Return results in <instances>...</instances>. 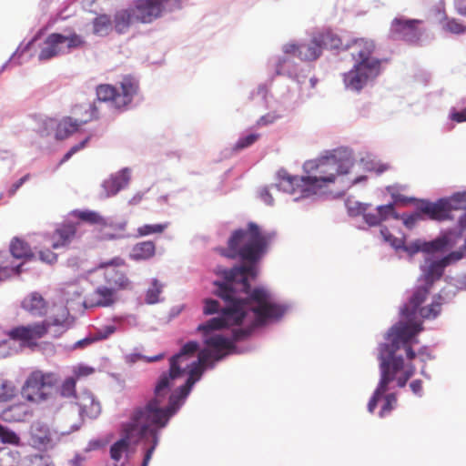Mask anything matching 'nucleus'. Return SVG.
Returning a JSON list of instances; mask_svg holds the SVG:
<instances>
[{"mask_svg":"<svg viewBox=\"0 0 466 466\" xmlns=\"http://www.w3.org/2000/svg\"><path fill=\"white\" fill-rule=\"evenodd\" d=\"M352 167L351 161H341L335 156L323 157L306 161L303 165L305 177H287L284 181L290 187L296 185L303 197L323 193L334 184L339 176L348 174Z\"/></svg>","mask_w":466,"mask_h":466,"instance_id":"obj_3","label":"nucleus"},{"mask_svg":"<svg viewBox=\"0 0 466 466\" xmlns=\"http://www.w3.org/2000/svg\"><path fill=\"white\" fill-rule=\"evenodd\" d=\"M198 350V343L196 341H188L186 343L180 351L172 356L169 360V370L163 373L154 390V396L147 402L152 404L155 408L160 410L174 409V414L178 410V396L177 392L170 394L171 387L174 381L182 377L192 366L194 361L191 359Z\"/></svg>","mask_w":466,"mask_h":466,"instance_id":"obj_4","label":"nucleus"},{"mask_svg":"<svg viewBox=\"0 0 466 466\" xmlns=\"http://www.w3.org/2000/svg\"><path fill=\"white\" fill-rule=\"evenodd\" d=\"M410 387L413 393L419 395L422 391V381L420 380H415L410 382Z\"/></svg>","mask_w":466,"mask_h":466,"instance_id":"obj_58","label":"nucleus"},{"mask_svg":"<svg viewBox=\"0 0 466 466\" xmlns=\"http://www.w3.org/2000/svg\"><path fill=\"white\" fill-rule=\"evenodd\" d=\"M315 34L322 50L343 48L341 38L331 30H322Z\"/></svg>","mask_w":466,"mask_h":466,"instance_id":"obj_23","label":"nucleus"},{"mask_svg":"<svg viewBox=\"0 0 466 466\" xmlns=\"http://www.w3.org/2000/svg\"><path fill=\"white\" fill-rule=\"evenodd\" d=\"M450 118L451 120L457 123L466 122V108H464L461 111H456L455 109H451L450 113Z\"/></svg>","mask_w":466,"mask_h":466,"instance_id":"obj_52","label":"nucleus"},{"mask_svg":"<svg viewBox=\"0 0 466 466\" xmlns=\"http://www.w3.org/2000/svg\"><path fill=\"white\" fill-rule=\"evenodd\" d=\"M139 85L133 76H126L120 82V91L117 89L116 108L127 107L138 93Z\"/></svg>","mask_w":466,"mask_h":466,"instance_id":"obj_16","label":"nucleus"},{"mask_svg":"<svg viewBox=\"0 0 466 466\" xmlns=\"http://www.w3.org/2000/svg\"><path fill=\"white\" fill-rule=\"evenodd\" d=\"M345 49L350 50L354 65L343 75L344 85L348 89L360 91L381 72V60L373 56L375 43L370 39L357 38L346 45Z\"/></svg>","mask_w":466,"mask_h":466,"instance_id":"obj_5","label":"nucleus"},{"mask_svg":"<svg viewBox=\"0 0 466 466\" xmlns=\"http://www.w3.org/2000/svg\"><path fill=\"white\" fill-rule=\"evenodd\" d=\"M125 265V260L121 258H114L109 261L101 263L97 270L101 272L106 285L118 290L127 289L131 287V282L122 270L118 268Z\"/></svg>","mask_w":466,"mask_h":466,"instance_id":"obj_10","label":"nucleus"},{"mask_svg":"<svg viewBox=\"0 0 466 466\" xmlns=\"http://www.w3.org/2000/svg\"><path fill=\"white\" fill-rule=\"evenodd\" d=\"M163 358H164V354L160 353L158 355H156V356H153V357H148V358H146V359H147V362H155V361L162 360Z\"/></svg>","mask_w":466,"mask_h":466,"instance_id":"obj_64","label":"nucleus"},{"mask_svg":"<svg viewBox=\"0 0 466 466\" xmlns=\"http://www.w3.org/2000/svg\"><path fill=\"white\" fill-rule=\"evenodd\" d=\"M112 29V21L107 15H99L93 21V32L98 35H106Z\"/></svg>","mask_w":466,"mask_h":466,"instance_id":"obj_34","label":"nucleus"},{"mask_svg":"<svg viewBox=\"0 0 466 466\" xmlns=\"http://www.w3.org/2000/svg\"><path fill=\"white\" fill-rule=\"evenodd\" d=\"M260 197L266 204H268V205L273 204V198L268 189H266V188L262 189L260 192Z\"/></svg>","mask_w":466,"mask_h":466,"instance_id":"obj_59","label":"nucleus"},{"mask_svg":"<svg viewBox=\"0 0 466 466\" xmlns=\"http://www.w3.org/2000/svg\"><path fill=\"white\" fill-rule=\"evenodd\" d=\"M76 404L79 407V413L83 419H96L101 413L100 402L89 391L82 392L77 397Z\"/></svg>","mask_w":466,"mask_h":466,"instance_id":"obj_19","label":"nucleus"},{"mask_svg":"<svg viewBox=\"0 0 466 466\" xmlns=\"http://www.w3.org/2000/svg\"><path fill=\"white\" fill-rule=\"evenodd\" d=\"M80 110H84L87 115L86 116L79 118H72L71 116H66L60 120L56 128V138L63 140L73 135L78 130V128L97 117L96 108L92 104L81 105L78 106Z\"/></svg>","mask_w":466,"mask_h":466,"instance_id":"obj_11","label":"nucleus"},{"mask_svg":"<svg viewBox=\"0 0 466 466\" xmlns=\"http://www.w3.org/2000/svg\"><path fill=\"white\" fill-rule=\"evenodd\" d=\"M69 312L65 307H58L56 313L41 321L14 327L7 331V336L21 346L34 349L38 346V340L47 334L55 339L63 335L69 328Z\"/></svg>","mask_w":466,"mask_h":466,"instance_id":"obj_6","label":"nucleus"},{"mask_svg":"<svg viewBox=\"0 0 466 466\" xmlns=\"http://www.w3.org/2000/svg\"><path fill=\"white\" fill-rule=\"evenodd\" d=\"M272 235L263 232L258 224L248 222L247 228L235 230L226 248L217 250L223 257L239 258L248 265L230 269L218 268L217 274L224 281H215V293L227 306L218 317L212 318L198 327L204 336V343L216 361L222 360L235 349L234 341L248 338L254 329L268 321L280 319L286 308L272 300L264 288L250 290L248 279L257 277L255 264L268 250Z\"/></svg>","mask_w":466,"mask_h":466,"instance_id":"obj_1","label":"nucleus"},{"mask_svg":"<svg viewBox=\"0 0 466 466\" xmlns=\"http://www.w3.org/2000/svg\"><path fill=\"white\" fill-rule=\"evenodd\" d=\"M86 41L76 33L64 35L59 33L50 34L44 41L38 54L40 61H47L57 56L69 52L71 49L84 46Z\"/></svg>","mask_w":466,"mask_h":466,"instance_id":"obj_8","label":"nucleus"},{"mask_svg":"<svg viewBox=\"0 0 466 466\" xmlns=\"http://www.w3.org/2000/svg\"><path fill=\"white\" fill-rule=\"evenodd\" d=\"M299 49H300V45H296V44H293V43L286 44L283 46L284 53L289 54V55H293V56H296L298 57H299Z\"/></svg>","mask_w":466,"mask_h":466,"instance_id":"obj_54","label":"nucleus"},{"mask_svg":"<svg viewBox=\"0 0 466 466\" xmlns=\"http://www.w3.org/2000/svg\"><path fill=\"white\" fill-rule=\"evenodd\" d=\"M90 139H91V136H88L84 140L79 142L78 144L73 146L68 150V152L63 157V158L60 161V164H63V163L66 162L67 160H69L71 158V157L73 155H75L78 151H80V150L84 149L85 147H86V146L89 143Z\"/></svg>","mask_w":466,"mask_h":466,"instance_id":"obj_44","label":"nucleus"},{"mask_svg":"<svg viewBox=\"0 0 466 466\" xmlns=\"http://www.w3.org/2000/svg\"><path fill=\"white\" fill-rule=\"evenodd\" d=\"M29 178V174L25 175L22 177L18 181H16L11 188L9 189V195H14L17 189Z\"/></svg>","mask_w":466,"mask_h":466,"instance_id":"obj_56","label":"nucleus"},{"mask_svg":"<svg viewBox=\"0 0 466 466\" xmlns=\"http://www.w3.org/2000/svg\"><path fill=\"white\" fill-rule=\"evenodd\" d=\"M368 207H369V205H366V204H359L357 214L362 213L365 222L370 226L380 225L381 223V220H380L378 211L376 210V212H368L367 211Z\"/></svg>","mask_w":466,"mask_h":466,"instance_id":"obj_38","label":"nucleus"},{"mask_svg":"<svg viewBox=\"0 0 466 466\" xmlns=\"http://www.w3.org/2000/svg\"><path fill=\"white\" fill-rule=\"evenodd\" d=\"M76 233L77 224L67 222L59 225L50 236L52 248L67 247L76 238Z\"/></svg>","mask_w":466,"mask_h":466,"instance_id":"obj_14","label":"nucleus"},{"mask_svg":"<svg viewBox=\"0 0 466 466\" xmlns=\"http://www.w3.org/2000/svg\"><path fill=\"white\" fill-rule=\"evenodd\" d=\"M58 381L59 377L54 372L35 370L27 377L22 388V394L32 402L46 400L52 396Z\"/></svg>","mask_w":466,"mask_h":466,"instance_id":"obj_7","label":"nucleus"},{"mask_svg":"<svg viewBox=\"0 0 466 466\" xmlns=\"http://www.w3.org/2000/svg\"><path fill=\"white\" fill-rule=\"evenodd\" d=\"M258 137H259V135L250 134L244 137H240L236 142V144L234 146V149L238 151V150H242V149L251 146L258 140Z\"/></svg>","mask_w":466,"mask_h":466,"instance_id":"obj_46","label":"nucleus"},{"mask_svg":"<svg viewBox=\"0 0 466 466\" xmlns=\"http://www.w3.org/2000/svg\"><path fill=\"white\" fill-rule=\"evenodd\" d=\"M0 441L3 444L19 446L21 439L15 431L0 423Z\"/></svg>","mask_w":466,"mask_h":466,"instance_id":"obj_35","label":"nucleus"},{"mask_svg":"<svg viewBox=\"0 0 466 466\" xmlns=\"http://www.w3.org/2000/svg\"><path fill=\"white\" fill-rule=\"evenodd\" d=\"M210 359L211 352L208 349L202 350L198 353V360L194 361L192 366L187 369V372L189 376L187 381L175 391L178 396V408L180 407L181 400L189 394L193 385L200 379L203 368Z\"/></svg>","mask_w":466,"mask_h":466,"instance_id":"obj_13","label":"nucleus"},{"mask_svg":"<svg viewBox=\"0 0 466 466\" xmlns=\"http://www.w3.org/2000/svg\"><path fill=\"white\" fill-rule=\"evenodd\" d=\"M380 233L387 242L390 243V245L396 248H402L410 255H413L419 251L424 252L423 241L420 239L404 245L402 240L392 236L387 228H381Z\"/></svg>","mask_w":466,"mask_h":466,"instance_id":"obj_21","label":"nucleus"},{"mask_svg":"<svg viewBox=\"0 0 466 466\" xmlns=\"http://www.w3.org/2000/svg\"><path fill=\"white\" fill-rule=\"evenodd\" d=\"M128 177L126 172L111 177L106 180L103 187L106 190V197H111L117 194L123 187L128 184Z\"/></svg>","mask_w":466,"mask_h":466,"instance_id":"obj_25","label":"nucleus"},{"mask_svg":"<svg viewBox=\"0 0 466 466\" xmlns=\"http://www.w3.org/2000/svg\"><path fill=\"white\" fill-rule=\"evenodd\" d=\"M454 6L458 14L466 16V0H454Z\"/></svg>","mask_w":466,"mask_h":466,"instance_id":"obj_57","label":"nucleus"},{"mask_svg":"<svg viewBox=\"0 0 466 466\" xmlns=\"http://www.w3.org/2000/svg\"><path fill=\"white\" fill-rule=\"evenodd\" d=\"M133 21H136L133 15V7L121 9L114 15V27L118 34H123L130 27Z\"/></svg>","mask_w":466,"mask_h":466,"instance_id":"obj_26","label":"nucleus"},{"mask_svg":"<svg viewBox=\"0 0 466 466\" xmlns=\"http://www.w3.org/2000/svg\"><path fill=\"white\" fill-rule=\"evenodd\" d=\"M117 291L119 290L108 285L99 286L88 295L86 303H89L91 307H109L116 302Z\"/></svg>","mask_w":466,"mask_h":466,"instance_id":"obj_17","label":"nucleus"},{"mask_svg":"<svg viewBox=\"0 0 466 466\" xmlns=\"http://www.w3.org/2000/svg\"><path fill=\"white\" fill-rule=\"evenodd\" d=\"M90 139H91V136H88L84 140L79 142L78 144L73 146L68 150V152L63 157V158L60 161V164H63V163L66 162L67 160H69L71 158V157L73 155H75L78 151H80V150L84 149L85 147H86V146L89 143Z\"/></svg>","mask_w":466,"mask_h":466,"instance_id":"obj_45","label":"nucleus"},{"mask_svg":"<svg viewBox=\"0 0 466 466\" xmlns=\"http://www.w3.org/2000/svg\"><path fill=\"white\" fill-rule=\"evenodd\" d=\"M167 228V223L164 224H146L139 227L137 230V236L145 237L151 234H161Z\"/></svg>","mask_w":466,"mask_h":466,"instance_id":"obj_39","label":"nucleus"},{"mask_svg":"<svg viewBox=\"0 0 466 466\" xmlns=\"http://www.w3.org/2000/svg\"><path fill=\"white\" fill-rule=\"evenodd\" d=\"M10 252L15 258H33L35 257L28 243L19 238L12 239Z\"/></svg>","mask_w":466,"mask_h":466,"instance_id":"obj_28","label":"nucleus"},{"mask_svg":"<svg viewBox=\"0 0 466 466\" xmlns=\"http://www.w3.org/2000/svg\"><path fill=\"white\" fill-rule=\"evenodd\" d=\"M171 0H136L133 15L137 22L149 24L162 16Z\"/></svg>","mask_w":466,"mask_h":466,"instance_id":"obj_12","label":"nucleus"},{"mask_svg":"<svg viewBox=\"0 0 466 466\" xmlns=\"http://www.w3.org/2000/svg\"><path fill=\"white\" fill-rule=\"evenodd\" d=\"M279 116L275 114H267L259 118L258 125L264 126L275 122Z\"/></svg>","mask_w":466,"mask_h":466,"instance_id":"obj_55","label":"nucleus"},{"mask_svg":"<svg viewBox=\"0 0 466 466\" xmlns=\"http://www.w3.org/2000/svg\"><path fill=\"white\" fill-rule=\"evenodd\" d=\"M418 210L430 219L442 221L449 218L450 204L444 199L436 202L422 200L418 205Z\"/></svg>","mask_w":466,"mask_h":466,"instance_id":"obj_15","label":"nucleus"},{"mask_svg":"<svg viewBox=\"0 0 466 466\" xmlns=\"http://www.w3.org/2000/svg\"><path fill=\"white\" fill-rule=\"evenodd\" d=\"M73 216L83 222L95 226L97 230L104 221V217L94 210H75Z\"/></svg>","mask_w":466,"mask_h":466,"instance_id":"obj_30","label":"nucleus"},{"mask_svg":"<svg viewBox=\"0 0 466 466\" xmlns=\"http://www.w3.org/2000/svg\"><path fill=\"white\" fill-rule=\"evenodd\" d=\"M127 221L126 219H116L105 218L100 224L98 232L105 239L121 238L125 236Z\"/></svg>","mask_w":466,"mask_h":466,"instance_id":"obj_18","label":"nucleus"},{"mask_svg":"<svg viewBox=\"0 0 466 466\" xmlns=\"http://www.w3.org/2000/svg\"><path fill=\"white\" fill-rule=\"evenodd\" d=\"M162 291V286L157 279L152 282V287L148 289L147 292L146 300L149 304H154L158 301L159 295Z\"/></svg>","mask_w":466,"mask_h":466,"instance_id":"obj_43","label":"nucleus"},{"mask_svg":"<svg viewBox=\"0 0 466 466\" xmlns=\"http://www.w3.org/2000/svg\"><path fill=\"white\" fill-rule=\"evenodd\" d=\"M116 331V328L114 326H106L105 328V334L101 336L102 339H106Z\"/></svg>","mask_w":466,"mask_h":466,"instance_id":"obj_63","label":"nucleus"},{"mask_svg":"<svg viewBox=\"0 0 466 466\" xmlns=\"http://www.w3.org/2000/svg\"><path fill=\"white\" fill-rule=\"evenodd\" d=\"M219 303L218 301L211 299H208L205 300V306L203 309V312L206 315H211L214 313H218L219 311Z\"/></svg>","mask_w":466,"mask_h":466,"instance_id":"obj_50","label":"nucleus"},{"mask_svg":"<svg viewBox=\"0 0 466 466\" xmlns=\"http://www.w3.org/2000/svg\"><path fill=\"white\" fill-rule=\"evenodd\" d=\"M22 455L18 451L2 448L0 451V466H21Z\"/></svg>","mask_w":466,"mask_h":466,"instance_id":"obj_31","label":"nucleus"},{"mask_svg":"<svg viewBox=\"0 0 466 466\" xmlns=\"http://www.w3.org/2000/svg\"><path fill=\"white\" fill-rule=\"evenodd\" d=\"M22 308L35 317L45 316L47 312V303L37 292H33L24 299Z\"/></svg>","mask_w":466,"mask_h":466,"instance_id":"obj_20","label":"nucleus"},{"mask_svg":"<svg viewBox=\"0 0 466 466\" xmlns=\"http://www.w3.org/2000/svg\"><path fill=\"white\" fill-rule=\"evenodd\" d=\"M445 245L446 241L442 238H437L430 242L423 241L424 252L432 253L442 250Z\"/></svg>","mask_w":466,"mask_h":466,"instance_id":"obj_47","label":"nucleus"},{"mask_svg":"<svg viewBox=\"0 0 466 466\" xmlns=\"http://www.w3.org/2000/svg\"><path fill=\"white\" fill-rule=\"evenodd\" d=\"M443 29L451 34L461 35L466 32V25L456 18H444Z\"/></svg>","mask_w":466,"mask_h":466,"instance_id":"obj_36","label":"nucleus"},{"mask_svg":"<svg viewBox=\"0 0 466 466\" xmlns=\"http://www.w3.org/2000/svg\"><path fill=\"white\" fill-rule=\"evenodd\" d=\"M156 253V245L153 241H142L137 243L131 251L130 257L134 260H146Z\"/></svg>","mask_w":466,"mask_h":466,"instance_id":"obj_27","label":"nucleus"},{"mask_svg":"<svg viewBox=\"0 0 466 466\" xmlns=\"http://www.w3.org/2000/svg\"><path fill=\"white\" fill-rule=\"evenodd\" d=\"M322 54V49L314 33L309 42L300 44L299 58L303 61L317 60Z\"/></svg>","mask_w":466,"mask_h":466,"instance_id":"obj_22","label":"nucleus"},{"mask_svg":"<svg viewBox=\"0 0 466 466\" xmlns=\"http://www.w3.org/2000/svg\"><path fill=\"white\" fill-rule=\"evenodd\" d=\"M15 385L5 379L0 378V401H8L15 396Z\"/></svg>","mask_w":466,"mask_h":466,"instance_id":"obj_37","label":"nucleus"},{"mask_svg":"<svg viewBox=\"0 0 466 466\" xmlns=\"http://www.w3.org/2000/svg\"><path fill=\"white\" fill-rule=\"evenodd\" d=\"M76 379L74 377L66 378L61 387H60V394L63 397L70 398L76 395Z\"/></svg>","mask_w":466,"mask_h":466,"instance_id":"obj_40","label":"nucleus"},{"mask_svg":"<svg viewBox=\"0 0 466 466\" xmlns=\"http://www.w3.org/2000/svg\"><path fill=\"white\" fill-rule=\"evenodd\" d=\"M28 415V407L24 403H16L9 406L2 411V418L5 421H23Z\"/></svg>","mask_w":466,"mask_h":466,"instance_id":"obj_24","label":"nucleus"},{"mask_svg":"<svg viewBox=\"0 0 466 466\" xmlns=\"http://www.w3.org/2000/svg\"><path fill=\"white\" fill-rule=\"evenodd\" d=\"M10 258L5 252H0V280L5 279L12 274L21 272V265L15 267L9 263Z\"/></svg>","mask_w":466,"mask_h":466,"instance_id":"obj_33","label":"nucleus"},{"mask_svg":"<svg viewBox=\"0 0 466 466\" xmlns=\"http://www.w3.org/2000/svg\"><path fill=\"white\" fill-rule=\"evenodd\" d=\"M462 258H463L462 251L456 250V251H452L450 254H448L447 256L443 257L441 258V260H442L443 264L447 267V266L451 265V263L461 260Z\"/></svg>","mask_w":466,"mask_h":466,"instance_id":"obj_51","label":"nucleus"},{"mask_svg":"<svg viewBox=\"0 0 466 466\" xmlns=\"http://www.w3.org/2000/svg\"><path fill=\"white\" fill-rule=\"evenodd\" d=\"M415 367L413 365H409L403 373L397 378L398 386L402 388L406 385L407 381L414 375Z\"/></svg>","mask_w":466,"mask_h":466,"instance_id":"obj_48","label":"nucleus"},{"mask_svg":"<svg viewBox=\"0 0 466 466\" xmlns=\"http://www.w3.org/2000/svg\"><path fill=\"white\" fill-rule=\"evenodd\" d=\"M397 404V396L395 393H389L384 396V403L380 411V417L389 414Z\"/></svg>","mask_w":466,"mask_h":466,"instance_id":"obj_42","label":"nucleus"},{"mask_svg":"<svg viewBox=\"0 0 466 466\" xmlns=\"http://www.w3.org/2000/svg\"><path fill=\"white\" fill-rule=\"evenodd\" d=\"M445 268L446 266L443 264L441 259L431 261L428 268L423 270L426 284L431 287L435 280L441 278Z\"/></svg>","mask_w":466,"mask_h":466,"instance_id":"obj_29","label":"nucleus"},{"mask_svg":"<svg viewBox=\"0 0 466 466\" xmlns=\"http://www.w3.org/2000/svg\"><path fill=\"white\" fill-rule=\"evenodd\" d=\"M104 446V442L100 440L91 441L88 443V450H96Z\"/></svg>","mask_w":466,"mask_h":466,"instance_id":"obj_61","label":"nucleus"},{"mask_svg":"<svg viewBox=\"0 0 466 466\" xmlns=\"http://www.w3.org/2000/svg\"><path fill=\"white\" fill-rule=\"evenodd\" d=\"M94 339L92 338H86V339H80L78 340L76 343V347H78V348H83L86 345H89L91 344L92 342H94Z\"/></svg>","mask_w":466,"mask_h":466,"instance_id":"obj_62","label":"nucleus"},{"mask_svg":"<svg viewBox=\"0 0 466 466\" xmlns=\"http://www.w3.org/2000/svg\"><path fill=\"white\" fill-rule=\"evenodd\" d=\"M430 289L431 286L426 284L414 290L409 302L401 309V315L406 321L400 320L394 324L385 336L386 342L380 345V380L368 403V410L370 413L376 409L379 400L389 390V384L395 380L397 372L404 368V360L401 357L395 356L396 351L403 348L409 360H412L416 357L412 344L418 342L415 337L422 330L421 323L414 320L416 315L419 314L423 319H434L441 310V303L439 300L420 308L427 299Z\"/></svg>","mask_w":466,"mask_h":466,"instance_id":"obj_2","label":"nucleus"},{"mask_svg":"<svg viewBox=\"0 0 466 466\" xmlns=\"http://www.w3.org/2000/svg\"><path fill=\"white\" fill-rule=\"evenodd\" d=\"M96 96L100 101H110L116 107L117 88L112 85L104 84L96 87Z\"/></svg>","mask_w":466,"mask_h":466,"instance_id":"obj_32","label":"nucleus"},{"mask_svg":"<svg viewBox=\"0 0 466 466\" xmlns=\"http://www.w3.org/2000/svg\"><path fill=\"white\" fill-rule=\"evenodd\" d=\"M94 372V369L86 366H79L75 370V377L76 380L80 377H86Z\"/></svg>","mask_w":466,"mask_h":466,"instance_id":"obj_53","label":"nucleus"},{"mask_svg":"<svg viewBox=\"0 0 466 466\" xmlns=\"http://www.w3.org/2000/svg\"><path fill=\"white\" fill-rule=\"evenodd\" d=\"M422 23L419 19L396 17L390 24V35L394 39H400L409 44H418L424 33V30L420 27Z\"/></svg>","mask_w":466,"mask_h":466,"instance_id":"obj_9","label":"nucleus"},{"mask_svg":"<svg viewBox=\"0 0 466 466\" xmlns=\"http://www.w3.org/2000/svg\"><path fill=\"white\" fill-rule=\"evenodd\" d=\"M39 258L47 264H54L57 260V255L52 250L46 248L39 251Z\"/></svg>","mask_w":466,"mask_h":466,"instance_id":"obj_49","label":"nucleus"},{"mask_svg":"<svg viewBox=\"0 0 466 466\" xmlns=\"http://www.w3.org/2000/svg\"><path fill=\"white\" fill-rule=\"evenodd\" d=\"M420 218V214L419 213H416V214H413L411 216H410L409 218H407L405 220H404V223L408 226V227H410L412 226L413 224H415V222Z\"/></svg>","mask_w":466,"mask_h":466,"instance_id":"obj_60","label":"nucleus"},{"mask_svg":"<svg viewBox=\"0 0 466 466\" xmlns=\"http://www.w3.org/2000/svg\"><path fill=\"white\" fill-rule=\"evenodd\" d=\"M377 211L380 215L381 222L385 221L390 218L399 219V215L395 211V206L393 203L379 206L377 208Z\"/></svg>","mask_w":466,"mask_h":466,"instance_id":"obj_41","label":"nucleus"}]
</instances>
